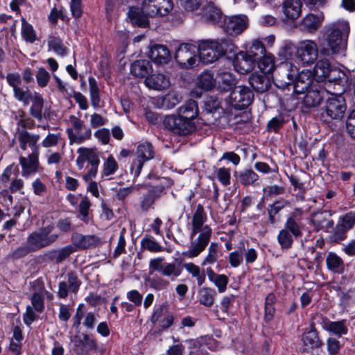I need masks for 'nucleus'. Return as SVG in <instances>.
I'll list each match as a JSON object with an SVG mask.
<instances>
[{"label":"nucleus","instance_id":"obj_1","mask_svg":"<svg viewBox=\"0 0 355 355\" xmlns=\"http://www.w3.org/2000/svg\"><path fill=\"white\" fill-rule=\"evenodd\" d=\"M198 114L197 102L190 99L180 106L175 114L166 116L164 125L174 134L187 136L196 130L195 120Z\"/></svg>","mask_w":355,"mask_h":355},{"label":"nucleus","instance_id":"obj_2","mask_svg":"<svg viewBox=\"0 0 355 355\" xmlns=\"http://www.w3.org/2000/svg\"><path fill=\"white\" fill-rule=\"evenodd\" d=\"M349 32V24L345 20L326 25L323 28V39L319 42L320 53L330 56L344 52L347 49Z\"/></svg>","mask_w":355,"mask_h":355},{"label":"nucleus","instance_id":"obj_3","mask_svg":"<svg viewBox=\"0 0 355 355\" xmlns=\"http://www.w3.org/2000/svg\"><path fill=\"white\" fill-rule=\"evenodd\" d=\"M206 220L207 214L204 207L198 204L191 218V230L189 236L193 239L198 233L199 235L188 250L182 252L184 257L187 259L197 257L208 245L212 235V230L209 225H205Z\"/></svg>","mask_w":355,"mask_h":355},{"label":"nucleus","instance_id":"obj_4","mask_svg":"<svg viewBox=\"0 0 355 355\" xmlns=\"http://www.w3.org/2000/svg\"><path fill=\"white\" fill-rule=\"evenodd\" d=\"M54 228L53 225H49L37 231L31 232L27 236L25 244L10 252L8 254L9 257L15 260L19 259L29 253L37 252L53 245L59 238L58 234H52Z\"/></svg>","mask_w":355,"mask_h":355},{"label":"nucleus","instance_id":"obj_5","mask_svg":"<svg viewBox=\"0 0 355 355\" xmlns=\"http://www.w3.org/2000/svg\"><path fill=\"white\" fill-rule=\"evenodd\" d=\"M235 46L232 40L222 38L220 40H205L199 42L197 46L198 58L205 64H210L217 60L226 53L234 51Z\"/></svg>","mask_w":355,"mask_h":355},{"label":"nucleus","instance_id":"obj_6","mask_svg":"<svg viewBox=\"0 0 355 355\" xmlns=\"http://www.w3.org/2000/svg\"><path fill=\"white\" fill-rule=\"evenodd\" d=\"M298 73L297 67L291 62L283 61L277 64L272 73L274 84L284 89L291 85Z\"/></svg>","mask_w":355,"mask_h":355},{"label":"nucleus","instance_id":"obj_7","mask_svg":"<svg viewBox=\"0 0 355 355\" xmlns=\"http://www.w3.org/2000/svg\"><path fill=\"white\" fill-rule=\"evenodd\" d=\"M164 257H157L150 260L149 271L152 274L157 271L170 280H175L182 273L181 268L175 263L164 262Z\"/></svg>","mask_w":355,"mask_h":355},{"label":"nucleus","instance_id":"obj_8","mask_svg":"<svg viewBox=\"0 0 355 355\" xmlns=\"http://www.w3.org/2000/svg\"><path fill=\"white\" fill-rule=\"evenodd\" d=\"M320 47L312 40L300 41L296 49L297 59L304 65L313 64L318 57Z\"/></svg>","mask_w":355,"mask_h":355},{"label":"nucleus","instance_id":"obj_9","mask_svg":"<svg viewBox=\"0 0 355 355\" xmlns=\"http://www.w3.org/2000/svg\"><path fill=\"white\" fill-rule=\"evenodd\" d=\"M154 149L152 144L148 141L139 144L136 150L137 157L132 162L130 171L134 178L138 177L141 171L144 162L154 157Z\"/></svg>","mask_w":355,"mask_h":355},{"label":"nucleus","instance_id":"obj_10","mask_svg":"<svg viewBox=\"0 0 355 355\" xmlns=\"http://www.w3.org/2000/svg\"><path fill=\"white\" fill-rule=\"evenodd\" d=\"M72 128H68L67 132L71 143L82 144L92 137V130L85 125L80 119L74 116H70Z\"/></svg>","mask_w":355,"mask_h":355},{"label":"nucleus","instance_id":"obj_11","mask_svg":"<svg viewBox=\"0 0 355 355\" xmlns=\"http://www.w3.org/2000/svg\"><path fill=\"white\" fill-rule=\"evenodd\" d=\"M6 80L9 86L13 89L14 98L19 102H21L24 105H28L30 103L33 92L28 88L21 87V78L18 73H9L7 74Z\"/></svg>","mask_w":355,"mask_h":355},{"label":"nucleus","instance_id":"obj_12","mask_svg":"<svg viewBox=\"0 0 355 355\" xmlns=\"http://www.w3.org/2000/svg\"><path fill=\"white\" fill-rule=\"evenodd\" d=\"M173 8V3L171 0H144L141 3L142 12L150 17L165 16Z\"/></svg>","mask_w":355,"mask_h":355},{"label":"nucleus","instance_id":"obj_13","mask_svg":"<svg viewBox=\"0 0 355 355\" xmlns=\"http://www.w3.org/2000/svg\"><path fill=\"white\" fill-rule=\"evenodd\" d=\"M230 98L232 107L236 110H243L253 101L254 94L248 87L237 85L230 93Z\"/></svg>","mask_w":355,"mask_h":355},{"label":"nucleus","instance_id":"obj_14","mask_svg":"<svg viewBox=\"0 0 355 355\" xmlns=\"http://www.w3.org/2000/svg\"><path fill=\"white\" fill-rule=\"evenodd\" d=\"M197 46L190 43L181 44L176 50L175 58L183 68L193 67L197 60Z\"/></svg>","mask_w":355,"mask_h":355},{"label":"nucleus","instance_id":"obj_15","mask_svg":"<svg viewBox=\"0 0 355 355\" xmlns=\"http://www.w3.org/2000/svg\"><path fill=\"white\" fill-rule=\"evenodd\" d=\"M347 106L344 98L341 96H334L327 99L322 115L325 114L331 119H341L346 111Z\"/></svg>","mask_w":355,"mask_h":355},{"label":"nucleus","instance_id":"obj_16","mask_svg":"<svg viewBox=\"0 0 355 355\" xmlns=\"http://www.w3.org/2000/svg\"><path fill=\"white\" fill-rule=\"evenodd\" d=\"M71 245L76 248V250H87L98 246L101 243V239L94 234L84 235L78 232H74L71 234Z\"/></svg>","mask_w":355,"mask_h":355},{"label":"nucleus","instance_id":"obj_17","mask_svg":"<svg viewBox=\"0 0 355 355\" xmlns=\"http://www.w3.org/2000/svg\"><path fill=\"white\" fill-rule=\"evenodd\" d=\"M248 26V18L245 15H235L230 17H225L223 27L228 35H237L241 33Z\"/></svg>","mask_w":355,"mask_h":355},{"label":"nucleus","instance_id":"obj_18","mask_svg":"<svg viewBox=\"0 0 355 355\" xmlns=\"http://www.w3.org/2000/svg\"><path fill=\"white\" fill-rule=\"evenodd\" d=\"M319 323L323 329L338 338L348 333L346 320L331 321L327 317L320 315Z\"/></svg>","mask_w":355,"mask_h":355},{"label":"nucleus","instance_id":"obj_19","mask_svg":"<svg viewBox=\"0 0 355 355\" xmlns=\"http://www.w3.org/2000/svg\"><path fill=\"white\" fill-rule=\"evenodd\" d=\"M19 160L24 178H28L40 171L39 153L37 150L29 154L27 157L20 156Z\"/></svg>","mask_w":355,"mask_h":355},{"label":"nucleus","instance_id":"obj_20","mask_svg":"<svg viewBox=\"0 0 355 355\" xmlns=\"http://www.w3.org/2000/svg\"><path fill=\"white\" fill-rule=\"evenodd\" d=\"M67 283L60 282L58 284V295L60 298L65 299L68 296V291L76 293L81 285V281L74 271H70L67 274Z\"/></svg>","mask_w":355,"mask_h":355},{"label":"nucleus","instance_id":"obj_21","mask_svg":"<svg viewBox=\"0 0 355 355\" xmlns=\"http://www.w3.org/2000/svg\"><path fill=\"white\" fill-rule=\"evenodd\" d=\"M316 83L313 80L312 72L306 70L297 73L292 84H293L294 92L301 94L306 92L312 85H315Z\"/></svg>","mask_w":355,"mask_h":355},{"label":"nucleus","instance_id":"obj_22","mask_svg":"<svg viewBox=\"0 0 355 355\" xmlns=\"http://www.w3.org/2000/svg\"><path fill=\"white\" fill-rule=\"evenodd\" d=\"M323 20L324 17L322 14L309 13L302 19L299 28L303 33L314 34L322 26Z\"/></svg>","mask_w":355,"mask_h":355},{"label":"nucleus","instance_id":"obj_23","mask_svg":"<svg viewBox=\"0 0 355 355\" xmlns=\"http://www.w3.org/2000/svg\"><path fill=\"white\" fill-rule=\"evenodd\" d=\"M202 18L207 23L222 26L225 15L214 3H207L202 10Z\"/></svg>","mask_w":355,"mask_h":355},{"label":"nucleus","instance_id":"obj_24","mask_svg":"<svg viewBox=\"0 0 355 355\" xmlns=\"http://www.w3.org/2000/svg\"><path fill=\"white\" fill-rule=\"evenodd\" d=\"M301 215V209L296 208L295 211L291 213L284 223V229L291 233L295 238L300 237L302 235L303 224Z\"/></svg>","mask_w":355,"mask_h":355},{"label":"nucleus","instance_id":"obj_25","mask_svg":"<svg viewBox=\"0 0 355 355\" xmlns=\"http://www.w3.org/2000/svg\"><path fill=\"white\" fill-rule=\"evenodd\" d=\"M163 192V187L160 186L150 187L146 193L140 198V208L143 211H148L153 209L155 202L160 198Z\"/></svg>","mask_w":355,"mask_h":355},{"label":"nucleus","instance_id":"obj_26","mask_svg":"<svg viewBox=\"0 0 355 355\" xmlns=\"http://www.w3.org/2000/svg\"><path fill=\"white\" fill-rule=\"evenodd\" d=\"M254 58H251L245 52L241 51L236 54L233 64L235 70L240 73H249L254 67Z\"/></svg>","mask_w":355,"mask_h":355},{"label":"nucleus","instance_id":"obj_27","mask_svg":"<svg viewBox=\"0 0 355 355\" xmlns=\"http://www.w3.org/2000/svg\"><path fill=\"white\" fill-rule=\"evenodd\" d=\"M78 157L76 160L78 168L81 170L85 167V162L90 164L99 161V157L94 150L85 147H80L77 150Z\"/></svg>","mask_w":355,"mask_h":355},{"label":"nucleus","instance_id":"obj_28","mask_svg":"<svg viewBox=\"0 0 355 355\" xmlns=\"http://www.w3.org/2000/svg\"><path fill=\"white\" fill-rule=\"evenodd\" d=\"M148 56L152 61L159 64H166L171 59L169 50L162 44H155L151 46L148 52Z\"/></svg>","mask_w":355,"mask_h":355},{"label":"nucleus","instance_id":"obj_29","mask_svg":"<svg viewBox=\"0 0 355 355\" xmlns=\"http://www.w3.org/2000/svg\"><path fill=\"white\" fill-rule=\"evenodd\" d=\"M324 89L318 83L305 92L303 103L307 107H313L318 105L323 98Z\"/></svg>","mask_w":355,"mask_h":355},{"label":"nucleus","instance_id":"obj_30","mask_svg":"<svg viewBox=\"0 0 355 355\" xmlns=\"http://www.w3.org/2000/svg\"><path fill=\"white\" fill-rule=\"evenodd\" d=\"M331 214L329 211H319L311 215V220L315 231L331 228L334 225V220L331 219Z\"/></svg>","mask_w":355,"mask_h":355},{"label":"nucleus","instance_id":"obj_31","mask_svg":"<svg viewBox=\"0 0 355 355\" xmlns=\"http://www.w3.org/2000/svg\"><path fill=\"white\" fill-rule=\"evenodd\" d=\"M249 83L259 93L267 92L271 86L270 80L266 74H261L257 72L249 76Z\"/></svg>","mask_w":355,"mask_h":355},{"label":"nucleus","instance_id":"obj_32","mask_svg":"<svg viewBox=\"0 0 355 355\" xmlns=\"http://www.w3.org/2000/svg\"><path fill=\"white\" fill-rule=\"evenodd\" d=\"M302 6L301 0H284L282 8L286 17L293 21L301 15Z\"/></svg>","mask_w":355,"mask_h":355},{"label":"nucleus","instance_id":"obj_33","mask_svg":"<svg viewBox=\"0 0 355 355\" xmlns=\"http://www.w3.org/2000/svg\"><path fill=\"white\" fill-rule=\"evenodd\" d=\"M146 85L155 90H163L170 86L169 78L163 73H153L148 76L145 80Z\"/></svg>","mask_w":355,"mask_h":355},{"label":"nucleus","instance_id":"obj_34","mask_svg":"<svg viewBox=\"0 0 355 355\" xmlns=\"http://www.w3.org/2000/svg\"><path fill=\"white\" fill-rule=\"evenodd\" d=\"M331 69L332 67L327 59L319 60L315 64L313 72L312 73L317 83L327 79Z\"/></svg>","mask_w":355,"mask_h":355},{"label":"nucleus","instance_id":"obj_35","mask_svg":"<svg viewBox=\"0 0 355 355\" xmlns=\"http://www.w3.org/2000/svg\"><path fill=\"white\" fill-rule=\"evenodd\" d=\"M92 202L87 196H83L78 205V217L83 223L88 225L93 222V215L90 209Z\"/></svg>","mask_w":355,"mask_h":355},{"label":"nucleus","instance_id":"obj_36","mask_svg":"<svg viewBox=\"0 0 355 355\" xmlns=\"http://www.w3.org/2000/svg\"><path fill=\"white\" fill-rule=\"evenodd\" d=\"M30 102L32 103L29 110L30 114L39 121H42L43 119L42 112L44 104V98L40 93L34 92Z\"/></svg>","mask_w":355,"mask_h":355},{"label":"nucleus","instance_id":"obj_37","mask_svg":"<svg viewBox=\"0 0 355 355\" xmlns=\"http://www.w3.org/2000/svg\"><path fill=\"white\" fill-rule=\"evenodd\" d=\"M327 269L334 273L342 274L345 270L343 259L335 252H329L326 258Z\"/></svg>","mask_w":355,"mask_h":355},{"label":"nucleus","instance_id":"obj_38","mask_svg":"<svg viewBox=\"0 0 355 355\" xmlns=\"http://www.w3.org/2000/svg\"><path fill=\"white\" fill-rule=\"evenodd\" d=\"M152 71L151 63L146 60H139L134 62L130 67L131 73L137 77H145Z\"/></svg>","mask_w":355,"mask_h":355},{"label":"nucleus","instance_id":"obj_39","mask_svg":"<svg viewBox=\"0 0 355 355\" xmlns=\"http://www.w3.org/2000/svg\"><path fill=\"white\" fill-rule=\"evenodd\" d=\"M216 292L209 287H202L198 291V300L200 304L211 307L214 305Z\"/></svg>","mask_w":355,"mask_h":355},{"label":"nucleus","instance_id":"obj_40","mask_svg":"<svg viewBox=\"0 0 355 355\" xmlns=\"http://www.w3.org/2000/svg\"><path fill=\"white\" fill-rule=\"evenodd\" d=\"M239 180L244 187H257L259 184V175L251 168L241 171L239 175Z\"/></svg>","mask_w":355,"mask_h":355},{"label":"nucleus","instance_id":"obj_41","mask_svg":"<svg viewBox=\"0 0 355 355\" xmlns=\"http://www.w3.org/2000/svg\"><path fill=\"white\" fill-rule=\"evenodd\" d=\"M302 340L304 346L311 349L318 348L322 345L318 332L313 327L303 334Z\"/></svg>","mask_w":355,"mask_h":355},{"label":"nucleus","instance_id":"obj_42","mask_svg":"<svg viewBox=\"0 0 355 355\" xmlns=\"http://www.w3.org/2000/svg\"><path fill=\"white\" fill-rule=\"evenodd\" d=\"M184 268L189 272L193 278L197 281L199 286L202 285L206 279V275L204 270H201L200 266L192 262L185 263L183 264Z\"/></svg>","mask_w":355,"mask_h":355},{"label":"nucleus","instance_id":"obj_43","mask_svg":"<svg viewBox=\"0 0 355 355\" xmlns=\"http://www.w3.org/2000/svg\"><path fill=\"white\" fill-rule=\"evenodd\" d=\"M197 85L204 90H211L216 85V80L214 78V73L205 70L200 74L198 78Z\"/></svg>","mask_w":355,"mask_h":355},{"label":"nucleus","instance_id":"obj_44","mask_svg":"<svg viewBox=\"0 0 355 355\" xmlns=\"http://www.w3.org/2000/svg\"><path fill=\"white\" fill-rule=\"evenodd\" d=\"M256 62H257L258 68L263 73H273L276 67L275 64V57L271 53L266 54Z\"/></svg>","mask_w":355,"mask_h":355},{"label":"nucleus","instance_id":"obj_45","mask_svg":"<svg viewBox=\"0 0 355 355\" xmlns=\"http://www.w3.org/2000/svg\"><path fill=\"white\" fill-rule=\"evenodd\" d=\"M88 82L91 104L92 107L96 109L101 106L100 89L97 81L94 77L89 76Z\"/></svg>","mask_w":355,"mask_h":355},{"label":"nucleus","instance_id":"obj_46","mask_svg":"<svg viewBox=\"0 0 355 355\" xmlns=\"http://www.w3.org/2000/svg\"><path fill=\"white\" fill-rule=\"evenodd\" d=\"M21 34L26 42L33 43L37 40L36 33L33 26L24 18L21 19Z\"/></svg>","mask_w":355,"mask_h":355},{"label":"nucleus","instance_id":"obj_47","mask_svg":"<svg viewBox=\"0 0 355 355\" xmlns=\"http://www.w3.org/2000/svg\"><path fill=\"white\" fill-rule=\"evenodd\" d=\"M218 252H219V245L218 243L212 242L210 243L207 254L205 258L203 259L201 265L206 266L209 264H213L216 262L218 259Z\"/></svg>","mask_w":355,"mask_h":355},{"label":"nucleus","instance_id":"obj_48","mask_svg":"<svg viewBox=\"0 0 355 355\" xmlns=\"http://www.w3.org/2000/svg\"><path fill=\"white\" fill-rule=\"evenodd\" d=\"M182 100L180 94L171 91L166 94L162 100V105L166 109H171L178 104Z\"/></svg>","mask_w":355,"mask_h":355},{"label":"nucleus","instance_id":"obj_49","mask_svg":"<svg viewBox=\"0 0 355 355\" xmlns=\"http://www.w3.org/2000/svg\"><path fill=\"white\" fill-rule=\"evenodd\" d=\"M245 53H248L251 58H254L255 62L260 58L263 57L264 55L267 54L263 44L260 41H254L250 47L249 50Z\"/></svg>","mask_w":355,"mask_h":355},{"label":"nucleus","instance_id":"obj_50","mask_svg":"<svg viewBox=\"0 0 355 355\" xmlns=\"http://www.w3.org/2000/svg\"><path fill=\"white\" fill-rule=\"evenodd\" d=\"M294 236L286 230L282 229L277 235V241L282 249H290L293 243Z\"/></svg>","mask_w":355,"mask_h":355},{"label":"nucleus","instance_id":"obj_51","mask_svg":"<svg viewBox=\"0 0 355 355\" xmlns=\"http://www.w3.org/2000/svg\"><path fill=\"white\" fill-rule=\"evenodd\" d=\"M244 251H245V244L242 241L239 243V250L230 253L229 262L232 267L236 268L242 263Z\"/></svg>","mask_w":355,"mask_h":355},{"label":"nucleus","instance_id":"obj_52","mask_svg":"<svg viewBox=\"0 0 355 355\" xmlns=\"http://www.w3.org/2000/svg\"><path fill=\"white\" fill-rule=\"evenodd\" d=\"M347 232L338 223L332 229L329 240L331 243H338L346 239Z\"/></svg>","mask_w":355,"mask_h":355},{"label":"nucleus","instance_id":"obj_53","mask_svg":"<svg viewBox=\"0 0 355 355\" xmlns=\"http://www.w3.org/2000/svg\"><path fill=\"white\" fill-rule=\"evenodd\" d=\"M49 47L57 54L64 56L67 53V48L64 46L62 40L56 37H50L48 40Z\"/></svg>","mask_w":355,"mask_h":355},{"label":"nucleus","instance_id":"obj_54","mask_svg":"<svg viewBox=\"0 0 355 355\" xmlns=\"http://www.w3.org/2000/svg\"><path fill=\"white\" fill-rule=\"evenodd\" d=\"M18 170V166H15L14 164L8 165L0 175V188L2 186H6L9 182H11L12 180V174L14 173L17 174Z\"/></svg>","mask_w":355,"mask_h":355},{"label":"nucleus","instance_id":"obj_55","mask_svg":"<svg viewBox=\"0 0 355 355\" xmlns=\"http://www.w3.org/2000/svg\"><path fill=\"white\" fill-rule=\"evenodd\" d=\"M149 15H146L140 11H133L130 14V19L132 24L137 25L140 27H147L149 24L148 18Z\"/></svg>","mask_w":355,"mask_h":355},{"label":"nucleus","instance_id":"obj_56","mask_svg":"<svg viewBox=\"0 0 355 355\" xmlns=\"http://www.w3.org/2000/svg\"><path fill=\"white\" fill-rule=\"evenodd\" d=\"M118 169V164L115 159L110 155L106 161L103 163L102 171L103 176H109L114 174Z\"/></svg>","mask_w":355,"mask_h":355},{"label":"nucleus","instance_id":"obj_57","mask_svg":"<svg viewBox=\"0 0 355 355\" xmlns=\"http://www.w3.org/2000/svg\"><path fill=\"white\" fill-rule=\"evenodd\" d=\"M141 245L144 249L153 252H162L164 249L156 241L148 237H144L141 239Z\"/></svg>","mask_w":355,"mask_h":355},{"label":"nucleus","instance_id":"obj_58","mask_svg":"<svg viewBox=\"0 0 355 355\" xmlns=\"http://www.w3.org/2000/svg\"><path fill=\"white\" fill-rule=\"evenodd\" d=\"M214 173L218 181L225 187L230 184V169L225 167L217 168Z\"/></svg>","mask_w":355,"mask_h":355},{"label":"nucleus","instance_id":"obj_59","mask_svg":"<svg viewBox=\"0 0 355 355\" xmlns=\"http://www.w3.org/2000/svg\"><path fill=\"white\" fill-rule=\"evenodd\" d=\"M74 252H76V248L71 245H68L62 248L56 250L57 264L66 260Z\"/></svg>","mask_w":355,"mask_h":355},{"label":"nucleus","instance_id":"obj_60","mask_svg":"<svg viewBox=\"0 0 355 355\" xmlns=\"http://www.w3.org/2000/svg\"><path fill=\"white\" fill-rule=\"evenodd\" d=\"M126 233L125 228H122L119 234L118 243L116 247L114 249V255L115 257H119V255L125 253V234Z\"/></svg>","mask_w":355,"mask_h":355},{"label":"nucleus","instance_id":"obj_61","mask_svg":"<svg viewBox=\"0 0 355 355\" xmlns=\"http://www.w3.org/2000/svg\"><path fill=\"white\" fill-rule=\"evenodd\" d=\"M37 83L40 87H46L50 80L49 73L43 67L38 69L37 73L35 75Z\"/></svg>","mask_w":355,"mask_h":355},{"label":"nucleus","instance_id":"obj_62","mask_svg":"<svg viewBox=\"0 0 355 355\" xmlns=\"http://www.w3.org/2000/svg\"><path fill=\"white\" fill-rule=\"evenodd\" d=\"M94 137L103 145H107L110 140V131L107 128H99L94 132Z\"/></svg>","mask_w":355,"mask_h":355},{"label":"nucleus","instance_id":"obj_63","mask_svg":"<svg viewBox=\"0 0 355 355\" xmlns=\"http://www.w3.org/2000/svg\"><path fill=\"white\" fill-rule=\"evenodd\" d=\"M60 140H61L60 133H49L48 135L42 140V145L44 148L56 146Z\"/></svg>","mask_w":355,"mask_h":355},{"label":"nucleus","instance_id":"obj_64","mask_svg":"<svg viewBox=\"0 0 355 355\" xmlns=\"http://www.w3.org/2000/svg\"><path fill=\"white\" fill-rule=\"evenodd\" d=\"M346 129L350 137L355 138V109L351 111L347 116Z\"/></svg>","mask_w":355,"mask_h":355}]
</instances>
